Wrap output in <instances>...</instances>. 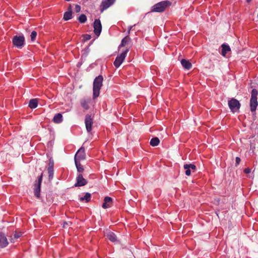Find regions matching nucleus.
<instances>
[{
    "mask_svg": "<svg viewBox=\"0 0 258 258\" xmlns=\"http://www.w3.org/2000/svg\"><path fill=\"white\" fill-rule=\"evenodd\" d=\"M103 77L102 75L96 77L93 81V98L98 97L100 94V90L103 85Z\"/></svg>",
    "mask_w": 258,
    "mask_h": 258,
    "instance_id": "f257e3e1",
    "label": "nucleus"
},
{
    "mask_svg": "<svg viewBox=\"0 0 258 258\" xmlns=\"http://www.w3.org/2000/svg\"><path fill=\"white\" fill-rule=\"evenodd\" d=\"M171 3L169 1H164L158 3L152 7L151 11L154 12L161 13L165 11V9L169 7Z\"/></svg>",
    "mask_w": 258,
    "mask_h": 258,
    "instance_id": "f03ea898",
    "label": "nucleus"
},
{
    "mask_svg": "<svg viewBox=\"0 0 258 258\" xmlns=\"http://www.w3.org/2000/svg\"><path fill=\"white\" fill-rule=\"evenodd\" d=\"M251 97L250 99V109L252 112H255L258 105L257 96L258 91L256 89H253L251 91Z\"/></svg>",
    "mask_w": 258,
    "mask_h": 258,
    "instance_id": "7ed1b4c3",
    "label": "nucleus"
},
{
    "mask_svg": "<svg viewBox=\"0 0 258 258\" xmlns=\"http://www.w3.org/2000/svg\"><path fill=\"white\" fill-rule=\"evenodd\" d=\"M13 45L18 48H22L25 44V39L23 35H15L12 39Z\"/></svg>",
    "mask_w": 258,
    "mask_h": 258,
    "instance_id": "20e7f679",
    "label": "nucleus"
},
{
    "mask_svg": "<svg viewBox=\"0 0 258 258\" xmlns=\"http://www.w3.org/2000/svg\"><path fill=\"white\" fill-rule=\"evenodd\" d=\"M129 51V48L126 49L120 54L117 55L113 62L114 66L116 68H119L123 60L125 58L127 52Z\"/></svg>",
    "mask_w": 258,
    "mask_h": 258,
    "instance_id": "39448f33",
    "label": "nucleus"
},
{
    "mask_svg": "<svg viewBox=\"0 0 258 258\" xmlns=\"http://www.w3.org/2000/svg\"><path fill=\"white\" fill-rule=\"evenodd\" d=\"M42 178L43 173L42 172L41 174L38 177L37 179L35 181V183L34 184V195L38 198H39L40 197L41 185L42 183Z\"/></svg>",
    "mask_w": 258,
    "mask_h": 258,
    "instance_id": "423d86ee",
    "label": "nucleus"
},
{
    "mask_svg": "<svg viewBox=\"0 0 258 258\" xmlns=\"http://www.w3.org/2000/svg\"><path fill=\"white\" fill-rule=\"evenodd\" d=\"M85 123L88 133H90L92 130L93 117L91 114H87L85 117Z\"/></svg>",
    "mask_w": 258,
    "mask_h": 258,
    "instance_id": "0eeeda50",
    "label": "nucleus"
},
{
    "mask_svg": "<svg viewBox=\"0 0 258 258\" xmlns=\"http://www.w3.org/2000/svg\"><path fill=\"white\" fill-rule=\"evenodd\" d=\"M228 106L231 111L235 112L239 109L241 105L237 99L232 98L228 101Z\"/></svg>",
    "mask_w": 258,
    "mask_h": 258,
    "instance_id": "6e6552de",
    "label": "nucleus"
},
{
    "mask_svg": "<svg viewBox=\"0 0 258 258\" xmlns=\"http://www.w3.org/2000/svg\"><path fill=\"white\" fill-rule=\"evenodd\" d=\"M116 0H102L100 5V11L102 13L104 11L112 6Z\"/></svg>",
    "mask_w": 258,
    "mask_h": 258,
    "instance_id": "1a4fd4ad",
    "label": "nucleus"
},
{
    "mask_svg": "<svg viewBox=\"0 0 258 258\" xmlns=\"http://www.w3.org/2000/svg\"><path fill=\"white\" fill-rule=\"evenodd\" d=\"M94 32L97 36H99L102 31V25L99 19H95L93 23Z\"/></svg>",
    "mask_w": 258,
    "mask_h": 258,
    "instance_id": "9d476101",
    "label": "nucleus"
},
{
    "mask_svg": "<svg viewBox=\"0 0 258 258\" xmlns=\"http://www.w3.org/2000/svg\"><path fill=\"white\" fill-rule=\"evenodd\" d=\"M86 159V154L85 152V148L81 147L77 152L75 156V160L80 161Z\"/></svg>",
    "mask_w": 258,
    "mask_h": 258,
    "instance_id": "9b49d317",
    "label": "nucleus"
},
{
    "mask_svg": "<svg viewBox=\"0 0 258 258\" xmlns=\"http://www.w3.org/2000/svg\"><path fill=\"white\" fill-rule=\"evenodd\" d=\"M88 183L87 181L83 178L82 174H79L76 177V183L75 184V186H82L86 185Z\"/></svg>",
    "mask_w": 258,
    "mask_h": 258,
    "instance_id": "f8f14e48",
    "label": "nucleus"
},
{
    "mask_svg": "<svg viewBox=\"0 0 258 258\" xmlns=\"http://www.w3.org/2000/svg\"><path fill=\"white\" fill-rule=\"evenodd\" d=\"M8 244L9 242L6 235L3 232H0V247H6Z\"/></svg>",
    "mask_w": 258,
    "mask_h": 258,
    "instance_id": "ddd939ff",
    "label": "nucleus"
},
{
    "mask_svg": "<svg viewBox=\"0 0 258 258\" xmlns=\"http://www.w3.org/2000/svg\"><path fill=\"white\" fill-rule=\"evenodd\" d=\"M105 236L111 242H115L117 241V238L116 235L112 231L107 232Z\"/></svg>",
    "mask_w": 258,
    "mask_h": 258,
    "instance_id": "4468645a",
    "label": "nucleus"
},
{
    "mask_svg": "<svg viewBox=\"0 0 258 258\" xmlns=\"http://www.w3.org/2000/svg\"><path fill=\"white\" fill-rule=\"evenodd\" d=\"M112 199L109 197H105L104 199V203L102 205L103 209H107L110 207V204L112 202Z\"/></svg>",
    "mask_w": 258,
    "mask_h": 258,
    "instance_id": "2eb2a0df",
    "label": "nucleus"
},
{
    "mask_svg": "<svg viewBox=\"0 0 258 258\" xmlns=\"http://www.w3.org/2000/svg\"><path fill=\"white\" fill-rule=\"evenodd\" d=\"M222 50L221 54L222 56H225L227 53L231 51L230 46L226 44H223L221 45Z\"/></svg>",
    "mask_w": 258,
    "mask_h": 258,
    "instance_id": "dca6fc26",
    "label": "nucleus"
},
{
    "mask_svg": "<svg viewBox=\"0 0 258 258\" xmlns=\"http://www.w3.org/2000/svg\"><path fill=\"white\" fill-rule=\"evenodd\" d=\"M181 63L183 68L186 70H189L191 68V63L185 59H182L181 61Z\"/></svg>",
    "mask_w": 258,
    "mask_h": 258,
    "instance_id": "f3484780",
    "label": "nucleus"
},
{
    "mask_svg": "<svg viewBox=\"0 0 258 258\" xmlns=\"http://www.w3.org/2000/svg\"><path fill=\"white\" fill-rule=\"evenodd\" d=\"M90 99H84L81 100V106L85 110H88L89 108V104L90 102Z\"/></svg>",
    "mask_w": 258,
    "mask_h": 258,
    "instance_id": "a211bd4d",
    "label": "nucleus"
},
{
    "mask_svg": "<svg viewBox=\"0 0 258 258\" xmlns=\"http://www.w3.org/2000/svg\"><path fill=\"white\" fill-rule=\"evenodd\" d=\"M38 99L36 98L30 99L28 106L31 109L36 108L38 106Z\"/></svg>",
    "mask_w": 258,
    "mask_h": 258,
    "instance_id": "6ab92c4d",
    "label": "nucleus"
},
{
    "mask_svg": "<svg viewBox=\"0 0 258 258\" xmlns=\"http://www.w3.org/2000/svg\"><path fill=\"white\" fill-rule=\"evenodd\" d=\"M130 37L127 35L124 37L121 41V43L118 46V49H120L121 47L125 46L130 41Z\"/></svg>",
    "mask_w": 258,
    "mask_h": 258,
    "instance_id": "aec40b11",
    "label": "nucleus"
},
{
    "mask_svg": "<svg viewBox=\"0 0 258 258\" xmlns=\"http://www.w3.org/2000/svg\"><path fill=\"white\" fill-rule=\"evenodd\" d=\"M75 163L76 166L77 171L79 174H82L84 171L83 166L81 164L80 161L75 160Z\"/></svg>",
    "mask_w": 258,
    "mask_h": 258,
    "instance_id": "412c9836",
    "label": "nucleus"
},
{
    "mask_svg": "<svg viewBox=\"0 0 258 258\" xmlns=\"http://www.w3.org/2000/svg\"><path fill=\"white\" fill-rule=\"evenodd\" d=\"M53 121L56 123H59L62 121V115L61 113H58L56 114L53 118Z\"/></svg>",
    "mask_w": 258,
    "mask_h": 258,
    "instance_id": "4be33fe9",
    "label": "nucleus"
},
{
    "mask_svg": "<svg viewBox=\"0 0 258 258\" xmlns=\"http://www.w3.org/2000/svg\"><path fill=\"white\" fill-rule=\"evenodd\" d=\"M91 197V194L89 192H86L84 197H81L80 198V201L83 202L85 201L86 203H88L90 201Z\"/></svg>",
    "mask_w": 258,
    "mask_h": 258,
    "instance_id": "5701e85b",
    "label": "nucleus"
},
{
    "mask_svg": "<svg viewBox=\"0 0 258 258\" xmlns=\"http://www.w3.org/2000/svg\"><path fill=\"white\" fill-rule=\"evenodd\" d=\"M72 18V11H68L64 13L63 19L65 21L71 19Z\"/></svg>",
    "mask_w": 258,
    "mask_h": 258,
    "instance_id": "b1692460",
    "label": "nucleus"
},
{
    "mask_svg": "<svg viewBox=\"0 0 258 258\" xmlns=\"http://www.w3.org/2000/svg\"><path fill=\"white\" fill-rule=\"evenodd\" d=\"M160 143V140L158 138L154 137L151 139L150 144L152 146L155 147L159 145Z\"/></svg>",
    "mask_w": 258,
    "mask_h": 258,
    "instance_id": "393cba45",
    "label": "nucleus"
},
{
    "mask_svg": "<svg viewBox=\"0 0 258 258\" xmlns=\"http://www.w3.org/2000/svg\"><path fill=\"white\" fill-rule=\"evenodd\" d=\"M78 21L81 23H84L87 21V17L85 14H81L78 18Z\"/></svg>",
    "mask_w": 258,
    "mask_h": 258,
    "instance_id": "a878e982",
    "label": "nucleus"
},
{
    "mask_svg": "<svg viewBox=\"0 0 258 258\" xmlns=\"http://www.w3.org/2000/svg\"><path fill=\"white\" fill-rule=\"evenodd\" d=\"M49 158V163H48V167L47 169H53L54 167V161L52 159V157L49 156L48 155H47Z\"/></svg>",
    "mask_w": 258,
    "mask_h": 258,
    "instance_id": "bb28decb",
    "label": "nucleus"
},
{
    "mask_svg": "<svg viewBox=\"0 0 258 258\" xmlns=\"http://www.w3.org/2000/svg\"><path fill=\"white\" fill-rule=\"evenodd\" d=\"M48 174V180L51 181L53 178L54 170L53 169H47Z\"/></svg>",
    "mask_w": 258,
    "mask_h": 258,
    "instance_id": "cd10ccee",
    "label": "nucleus"
},
{
    "mask_svg": "<svg viewBox=\"0 0 258 258\" xmlns=\"http://www.w3.org/2000/svg\"><path fill=\"white\" fill-rule=\"evenodd\" d=\"M183 168L185 169V174L187 176H189L191 174V170L187 166V164H185L183 165Z\"/></svg>",
    "mask_w": 258,
    "mask_h": 258,
    "instance_id": "c85d7f7f",
    "label": "nucleus"
},
{
    "mask_svg": "<svg viewBox=\"0 0 258 258\" xmlns=\"http://www.w3.org/2000/svg\"><path fill=\"white\" fill-rule=\"evenodd\" d=\"M37 36V32L35 31H33L30 35L31 40L32 41H34Z\"/></svg>",
    "mask_w": 258,
    "mask_h": 258,
    "instance_id": "c756f323",
    "label": "nucleus"
},
{
    "mask_svg": "<svg viewBox=\"0 0 258 258\" xmlns=\"http://www.w3.org/2000/svg\"><path fill=\"white\" fill-rule=\"evenodd\" d=\"M187 166L193 172H195L197 169L196 165L192 164H187Z\"/></svg>",
    "mask_w": 258,
    "mask_h": 258,
    "instance_id": "7c9ffc66",
    "label": "nucleus"
},
{
    "mask_svg": "<svg viewBox=\"0 0 258 258\" xmlns=\"http://www.w3.org/2000/svg\"><path fill=\"white\" fill-rule=\"evenodd\" d=\"M21 236H22L21 232H16L14 235V238H15V239H18V238H20Z\"/></svg>",
    "mask_w": 258,
    "mask_h": 258,
    "instance_id": "2f4dec72",
    "label": "nucleus"
},
{
    "mask_svg": "<svg viewBox=\"0 0 258 258\" xmlns=\"http://www.w3.org/2000/svg\"><path fill=\"white\" fill-rule=\"evenodd\" d=\"M75 10L76 12L78 13L80 12L81 11V7L78 5H75Z\"/></svg>",
    "mask_w": 258,
    "mask_h": 258,
    "instance_id": "473e14b6",
    "label": "nucleus"
},
{
    "mask_svg": "<svg viewBox=\"0 0 258 258\" xmlns=\"http://www.w3.org/2000/svg\"><path fill=\"white\" fill-rule=\"evenodd\" d=\"M240 161H241V159L239 157H236V158H235V162H236L235 166H237L239 164Z\"/></svg>",
    "mask_w": 258,
    "mask_h": 258,
    "instance_id": "72a5a7b5",
    "label": "nucleus"
},
{
    "mask_svg": "<svg viewBox=\"0 0 258 258\" xmlns=\"http://www.w3.org/2000/svg\"><path fill=\"white\" fill-rule=\"evenodd\" d=\"M91 37L90 35L89 34H85L84 35V38L85 40H89L91 39Z\"/></svg>",
    "mask_w": 258,
    "mask_h": 258,
    "instance_id": "f704fd0d",
    "label": "nucleus"
},
{
    "mask_svg": "<svg viewBox=\"0 0 258 258\" xmlns=\"http://www.w3.org/2000/svg\"><path fill=\"white\" fill-rule=\"evenodd\" d=\"M244 172L246 174H249L251 172V169L249 168H245L244 170Z\"/></svg>",
    "mask_w": 258,
    "mask_h": 258,
    "instance_id": "c9c22d12",
    "label": "nucleus"
},
{
    "mask_svg": "<svg viewBox=\"0 0 258 258\" xmlns=\"http://www.w3.org/2000/svg\"><path fill=\"white\" fill-rule=\"evenodd\" d=\"M135 26V25L133 26H131L129 27V29L128 30V34H130L131 30L132 29V28Z\"/></svg>",
    "mask_w": 258,
    "mask_h": 258,
    "instance_id": "e433bc0d",
    "label": "nucleus"
},
{
    "mask_svg": "<svg viewBox=\"0 0 258 258\" xmlns=\"http://www.w3.org/2000/svg\"><path fill=\"white\" fill-rule=\"evenodd\" d=\"M68 11H72V7H71V5H70L69 8H68Z\"/></svg>",
    "mask_w": 258,
    "mask_h": 258,
    "instance_id": "4c0bfd02",
    "label": "nucleus"
},
{
    "mask_svg": "<svg viewBox=\"0 0 258 258\" xmlns=\"http://www.w3.org/2000/svg\"><path fill=\"white\" fill-rule=\"evenodd\" d=\"M247 3H249L251 0H246Z\"/></svg>",
    "mask_w": 258,
    "mask_h": 258,
    "instance_id": "58836bf2",
    "label": "nucleus"
}]
</instances>
